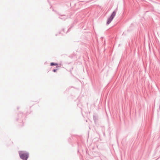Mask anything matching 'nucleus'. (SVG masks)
<instances>
[{"label":"nucleus","mask_w":160,"mask_h":160,"mask_svg":"<svg viewBox=\"0 0 160 160\" xmlns=\"http://www.w3.org/2000/svg\"><path fill=\"white\" fill-rule=\"evenodd\" d=\"M116 12L115 11H113L112 13L111 16L108 18L107 21V24L108 25L112 22L116 14Z\"/></svg>","instance_id":"f03ea898"},{"label":"nucleus","mask_w":160,"mask_h":160,"mask_svg":"<svg viewBox=\"0 0 160 160\" xmlns=\"http://www.w3.org/2000/svg\"><path fill=\"white\" fill-rule=\"evenodd\" d=\"M21 158L23 160H27L29 157V153L28 152L21 151L19 152Z\"/></svg>","instance_id":"f257e3e1"},{"label":"nucleus","mask_w":160,"mask_h":160,"mask_svg":"<svg viewBox=\"0 0 160 160\" xmlns=\"http://www.w3.org/2000/svg\"><path fill=\"white\" fill-rule=\"evenodd\" d=\"M57 69H54L53 70V71L54 72H55L57 70Z\"/></svg>","instance_id":"20e7f679"},{"label":"nucleus","mask_w":160,"mask_h":160,"mask_svg":"<svg viewBox=\"0 0 160 160\" xmlns=\"http://www.w3.org/2000/svg\"><path fill=\"white\" fill-rule=\"evenodd\" d=\"M50 64H51V66L57 65V63H54V62H52V63H51Z\"/></svg>","instance_id":"7ed1b4c3"}]
</instances>
